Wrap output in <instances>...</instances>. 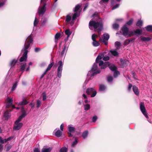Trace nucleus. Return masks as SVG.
<instances>
[{"label":"nucleus","instance_id":"obj_1","mask_svg":"<svg viewBox=\"0 0 152 152\" xmlns=\"http://www.w3.org/2000/svg\"><path fill=\"white\" fill-rule=\"evenodd\" d=\"M121 30L122 32V35L125 37L127 36L130 37L136 35L138 36L141 34L142 31L139 28L133 31H129V28L126 27V25H124L122 27Z\"/></svg>","mask_w":152,"mask_h":152},{"label":"nucleus","instance_id":"obj_2","mask_svg":"<svg viewBox=\"0 0 152 152\" xmlns=\"http://www.w3.org/2000/svg\"><path fill=\"white\" fill-rule=\"evenodd\" d=\"M33 41V38L31 35L29 36L26 40L24 47L21 50V52L24 51L23 54L20 59L21 62L26 61L27 59V55L28 52V49L31 44Z\"/></svg>","mask_w":152,"mask_h":152},{"label":"nucleus","instance_id":"obj_3","mask_svg":"<svg viewBox=\"0 0 152 152\" xmlns=\"http://www.w3.org/2000/svg\"><path fill=\"white\" fill-rule=\"evenodd\" d=\"M89 27L92 30L99 27L97 29V32L99 34L102 29L103 23L102 21L96 22L94 20H91L89 23Z\"/></svg>","mask_w":152,"mask_h":152},{"label":"nucleus","instance_id":"obj_4","mask_svg":"<svg viewBox=\"0 0 152 152\" xmlns=\"http://www.w3.org/2000/svg\"><path fill=\"white\" fill-rule=\"evenodd\" d=\"M40 3L43 4V6L42 7L40 6L39 7L38 12L40 16H42L46 11V3L45 0H41Z\"/></svg>","mask_w":152,"mask_h":152},{"label":"nucleus","instance_id":"obj_5","mask_svg":"<svg viewBox=\"0 0 152 152\" xmlns=\"http://www.w3.org/2000/svg\"><path fill=\"white\" fill-rule=\"evenodd\" d=\"M58 63L59 66L57 69V77L58 78H60L62 76V72L63 70L64 63L61 60L58 61Z\"/></svg>","mask_w":152,"mask_h":152},{"label":"nucleus","instance_id":"obj_6","mask_svg":"<svg viewBox=\"0 0 152 152\" xmlns=\"http://www.w3.org/2000/svg\"><path fill=\"white\" fill-rule=\"evenodd\" d=\"M109 69L111 70L114 72L113 76L114 77H117L118 75H119V72L117 70V69L114 64H111L109 66Z\"/></svg>","mask_w":152,"mask_h":152},{"label":"nucleus","instance_id":"obj_7","mask_svg":"<svg viewBox=\"0 0 152 152\" xmlns=\"http://www.w3.org/2000/svg\"><path fill=\"white\" fill-rule=\"evenodd\" d=\"M86 93L88 94H91V97H94L96 95L97 92L94 88H87L86 91Z\"/></svg>","mask_w":152,"mask_h":152},{"label":"nucleus","instance_id":"obj_8","mask_svg":"<svg viewBox=\"0 0 152 152\" xmlns=\"http://www.w3.org/2000/svg\"><path fill=\"white\" fill-rule=\"evenodd\" d=\"M140 108L142 114L147 118H148V116L147 114L146 110L144 107V103L143 102H140Z\"/></svg>","mask_w":152,"mask_h":152},{"label":"nucleus","instance_id":"obj_9","mask_svg":"<svg viewBox=\"0 0 152 152\" xmlns=\"http://www.w3.org/2000/svg\"><path fill=\"white\" fill-rule=\"evenodd\" d=\"M101 72V70L100 69H99L97 70L96 71L94 72L93 71H92V70H91L89 71L88 73L87 74V77H92L95 75H96L98 74H99Z\"/></svg>","mask_w":152,"mask_h":152},{"label":"nucleus","instance_id":"obj_10","mask_svg":"<svg viewBox=\"0 0 152 152\" xmlns=\"http://www.w3.org/2000/svg\"><path fill=\"white\" fill-rule=\"evenodd\" d=\"M97 37V36L95 34H93L92 36V39L93 41L92 45L94 47H96L99 46L100 43L99 42L96 40V38Z\"/></svg>","mask_w":152,"mask_h":152},{"label":"nucleus","instance_id":"obj_11","mask_svg":"<svg viewBox=\"0 0 152 152\" xmlns=\"http://www.w3.org/2000/svg\"><path fill=\"white\" fill-rule=\"evenodd\" d=\"M13 129L15 130H18L20 129L23 126L22 123H18L15 122Z\"/></svg>","mask_w":152,"mask_h":152},{"label":"nucleus","instance_id":"obj_12","mask_svg":"<svg viewBox=\"0 0 152 152\" xmlns=\"http://www.w3.org/2000/svg\"><path fill=\"white\" fill-rule=\"evenodd\" d=\"M68 48V46H67L65 44H64V48H63L62 52L61 53V57H65V55L67 51Z\"/></svg>","mask_w":152,"mask_h":152},{"label":"nucleus","instance_id":"obj_13","mask_svg":"<svg viewBox=\"0 0 152 152\" xmlns=\"http://www.w3.org/2000/svg\"><path fill=\"white\" fill-rule=\"evenodd\" d=\"M7 103L6 104V107L7 108L9 107L12 105V99H10L8 98L7 99Z\"/></svg>","mask_w":152,"mask_h":152},{"label":"nucleus","instance_id":"obj_14","mask_svg":"<svg viewBox=\"0 0 152 152\" xmlns=\"http://www.w3.org/2000/svg\"><path fill=\"white\" fill-rule=\"evenodd\" d=\"M4 116L5 118V120H8L11 116V113L10 112L7 111L4 112Z\"/></svg>","mask_w":152,"mask_h":152},{"label":"nucleus","instance_id":"obj_15","mask_svg":"<svg viewBox=\"0 0 152 152\" xmlns=\"http://www.w3.org/2000/svg\"><path fill=\"white\" fill-rule=\"evenodd\" d=\"M56 129L54 131V132H55V135L57 137H61L62 135V131L59 129H58L57 131H56Z\"/></svg>","mask_w":152,"mask_h":152},{"label":"nucleus","instance_id":"obj_16","mask_svg":"<svg viewBox=\"0 0 152 152\" xmlns=\"http://www.w3.org/2000/svg\"><path fill=\"white\" fill-rule=\"evenodd\" d=\"M107 86L104 84H100L99 87V91L101 92H103L106 89Z\"/></svg>","mask_w":152,"mask_h":152},{"label":"nucleus","instance_id":"obj_17","mask_svg":"<svg viewBox=\"0 0 152 152\" xmlns=\"http://www.w3.org/2000/svg\"><path fill=\"white\" fill-rule=\"evenodd\" d=\"M132 89L134 94L137 95L139 94V91L137 87L135 86H132Z\"/></svg>","mask_w":152,"mask_h":152},{"label":"nucleus","instance_id":"obj_18","mask_svg":"<svg viewBox=\"0 0 152 152\" xmlns=\"http://www.w3.org/2000/svg\"><path fill=\"white\" fill-rule=\"evenodd\" d=\"M48 21L47 19L46 18H42L41 20V25L44 26L45 25Z\"/></svg>","mask_w":152,"mask_h":152},{"label":"nucleus","instance_id":"obj_19","mask_svg":"<svg viewBox=\"0 0 152 152\" xmlns=\"http://www.w3.org/2000/svg\"><path fill=\"white\" fill-rule=\"evenodd\" d=\"M28 103V102L26 99H23L22 101L18 103V104L20 105H25L27 104Z\"/></svg>","mask_w":152,"mask_h":152},{"label":"nucleus","instance_id":"obj_20","mask_svg":"<svg viewBox=\"0 0 152 152\" xmlns=\"http://www.w3.org/2000/svg\"><path fill=\"white\" fill-rule=\"evenodd\" d=\"M96 63H94L92 67L91 68V70L94 72L96 71L97 70L98 68V64Z\"/></svg>","mask_w":152,"mask_h":152},{"label":"nucleus","instance_id":"obj_21","mask_svg":"<svg viewBox=\"0 0 152 152\" xmlns=\"http://www.w3.org/2000/svg\"><path fill=\"white\" fill-rule=\"evenodd\" d=\"M80 12H79L77 13V12H75V13L73 15L72 17V20H75L76 18L79 16L80 15Z\"/></svg>","mask_w":152,"mask_h":152},{"label":"nucleus","instance_id":"obj_22","mask_svg":"<svg viewBox=\"0 0 152 152\" xmlns=\"http://www.w3.org/2000/svg\"><path fill=\"white\" fill-rule=\"evenodd\" d=\"M72 126V125H69L68 126V129L69 132H73L75 131V128L74 127Z\"/></svg>","mask_w":152,"mask_h":152},{"label":"nucleus","instance_id":"obj_23","mask_svg":"<svg viewBox=\"0 0 152 152\" xmlns=\"http://www.w3.org/2000/svg\"><path fill=\"white\" fill-rule=\"evenodd\" d=\"M52 150V148L49 147L48 148H43L41 151V152H50Z\"/></svg>","mask_w":152,"mask_h":152},{"label":"nucleus","instance_id":"obj_24","mask_svg":"<svg viewBox=\"0 0 152 152\" xmlns=\"http://www.w3.org/2000/svg\"><path fill=\"white\" fill-rule=\"evenodd\" d=\"M104 56V55L103 54H101L99 55L97 57L96 60V63H98L99 62V60L101 59Z\"/></svg>","mask_w":152,"mask_h":152},{"label":"nucleus","instance_id":"obj_25","mask_svg":"<svg viewBox=\"0 0 152 152\" xmlns=\"http://www.w3.org/2000/svg\"><path fill=\"white\" fill-rule=\"evenodd\" d=\"M141 40L143 41L148 42L151 40V39L149 37H145L141 36Z\"/></svg>","mask_w":152,"mask_h":152},{"label":"nucleus","instance_id":"obj_26","mask_svg":"<svg viewBox=\"0 0 152 152\" xmlns=\"http://www.w3.org/2000/svg\"><path fill=\"white\" fill-rule=\"evenodd\" d=\"M88 133V132L87 130H86L83 132L82 134V136L84 139H85L87 137Z\"/></svg>","mask_w":152,"mask_h":152},{"label":"nucleus","instance_id":"obj_27","mask_svg":"<svg viewBox=\"0 0 152 152\" xmlns=\"http://www.w3.org/2000/svg\"><path fill=\"white\" fill-rule=\"evenodd\" d=\"M110 52L114 56H117L118 55V53L116 50H111L110 51Z\"/></svg>","mask_w":152,"mask_h":152},{"label":"nucleus","instance_id":"obj_28","mask_svg":"<svg viewBox=\"0 0 152 152\" xmlns=\"http://www.w3.org/2000/svg\"><path fill=\"white\" fill-rule=\"evenodd\" d=\"M52 61L51 63L49 64L48 65L47 68L46 69V71H48L51 68V67L53 66V65L54 62V61H53V60H52Z\"/></svg>","mask_w":152,"mask_h":152},{"label":"nucleus","instance_id":"obj_29","mask_svg":"<svg viewBox=\"0 0 152 152\" xmlns=\"http://www.w3.org/2000/svg\"><path fill=\"white\" fill-rule=\"evenodd\" d=\"M113 77L110 76H108L107 77V82L110 83H113Z\"/></svg>","mask_w":152,"mask_h":152},{"label":"nucleus","instance_id":"obj_30","mask_svg":"<svg viewBox=\"0 0 152 152\" xmlns=\"http://www.w3.org/2000/svg\"><path fill=\"white\" fill-rule=\"evenodd\" d=\"M72 19V15L69 14L67 15L66 16V21L68 23Z\"/></svg>","mask_w":152,"mask_h":152},{"label":"nucleus","instance_id":"obj_31","mask_svg":"<svg viewBox=\"0 0 152 152\" xmlns=\"http://www.w3.org/2000/svg\"><path fill=\"white\" fill-rule=\"evenodd\" d=\"M26 66V63H21V67L20 68V70L21 71L23 72Z\"/></svg>","mask_w":152,"mask_h":152},{"label":"nucleus","instance_id":"obj_32","mask_svg":"<svg viewBox=\"0 0 152 152\" xmlns=\"http://www.w3.org/2000/svg\"><path fill=\"white\" fill-rule=\"evenodd\" d=\"M68 148L65 147L61 148L59 151V152H67Z\"/></svg>","mask_w":152,"mask_h":152},{"label":"nucleus","instance_id":"obj_33","mask_svg":"<svg viewBox=\"0 0 152 152\" xmlns=\"http://www.w3.org/2000/svg\"><path fill=\"white\" fill-rule=\"evenodd\" d=\"M72 33V31H70L69 29H66L65 31V34L68 36V37H69Z\"/></svg>","mask_w":152,"mask_h":152},{"label":"nucleus","instance_id":"obj_34","mask_svg":"<svg viewBox=\"0 0 152 152\" xmlns=\"http://www.w3.org/2000/svg\"><path fill=\"white\" fill-rule=\"evenodd\" d=\"M148 31L152 32V25H148L145 27Z\"/></svg>","mask_w":152,"mask_h":152},{"label":"nucleus","instance_id":"obj_35","mask_svg":"<svg viewBox=\"0 0 152 152\" xmlns=\"http://www.w3.org/2000/svg\"><path fill=\"white\" fill-rule=\"evenodd\" d=\"M7 0H0V7L4 6L6 4Z\"/></svg>","mask_w":152,"mask_h":152},{"label":"nucleus","instance_id":"obj_36","mask_svg":"<svg viewBox=\"0 0 152 152\" xmlns=\"http://www.w3.org/2000/svg\"><path fill=\"white\" fill-rule=\"evenodd\" d=\"M115 45L116 47V49H118L121 46V43L118 41H116L115 43Z\"/></svg>","mask_w":152,"mask_h":152},{"label":"nucleus","instance_id":"obj_37","mask_svg":"<svg viewBox=\"0 0 152 152\" xmlns=\"http://www.w3.org/2000/svg\"><path fill=\"white\" fill-rule=\"evenodd\" d=\"M143 22L141 20H138L136 23V26H142V25Z\"/></svg>","mask_w":152,"mask_h":152},{"label":"nucleus","instance_id":"obj_38","mask_svg":"<svg viewBox=\"0 0 152 152\" xmlns=\"http://www.w3.org/2000/svg\"><path fill=\"white\" fill-rule=\"evenodd\" d=\"M110 37L109 35L107 34H105L103 35L104 39L108 41Z\"/></svg>","mask_w":152,"mask_h":152},{"label":"nucleus","instance_id":"obj_39","mask_svg":"<svg viewBox=\"0 0 152 152\" xmlns=\"http://www.w3.org/2000/svg\"><path fill=\"white\" fill-rule=\"evenodd\" d=\"M78 143V140L76 138H75V140L73 141L71 145V147H74L75 145H76Z\"/></svg>","mask_w":152,"mask_h":152},{"label":"nucleus","instance_id":"obj_40","mask_svg":"<svg viewBox=\"0 0 152 152\" xmlns=\"http://www.w3.org/2000/svg\"><path fill=\"white\" fill-rule=\"evenodd\" d=\"M134 20L133 19H131L128 21L127 22L125 25L130 26L133 23Z\"/></svg>","mask_w":152,"mask_h":152},{"label":"nucleus","instance_id":"obj_41","mask_svg":"<svg viewBox=\"0 0 152 152\" xmlns=\"http://www.w3.org/2000/svg\"><path fill=\"white\" fill-rule=\"evenodd\" d=\"M17 83V82L16 81L13 84L11 89L12 91H14L16 89L18 85Z\"/></svg>","mask_w":152,"mask_h":152},{"label":"nucleus","instance_id":"obj_42","mask_svg":"<svg viewBox=\"0 0 152 152\" xmlns=\"http://www.w3.org/2000/svg\"><path fill=\"white\" fill-rule=\"evenodd\" d=\"M80 6L79 4H77V5L75 7L74 10V11L75 12H77V11L79 10V9H80Z\"/></svg>","mask_w":152,"mask_h":152},{"label":"nucleus","instance_id":"obj_43","mask_svg":"<svg viewBox=\"0 0 152 152\" xmlns=\"http://www.w3.org/2000/svg\"><path fill=\"white\" fill-rule=\"evenodd\" d=\"M119 25L117 23H114L113 25V28L114 29H117L119 28Z\"/></svg>","mask_w":152,"mask_h":152},{"label":"nucleus","instance_id":"obj_44","mask_svg":"<svg viewBox=\"0 0 152 152\" xmlns=\"http://www.w3.org/2000/svg\"><path fill=\"white\" fill-rule=\"evenodd\" d=\"M17 62V61L15 59H13L12 61L10 63V65L12 67L14 66Z\"/></svg>","mask_w":152,"mask_h":152},{"label":"nucleus","instance_id":"obj_45","mask_svg":"<svg viewBox=\"0 0 152 152\" xmlns=\"http://www.w3.org/2000/svg\"><path fill=\"white\" fill-rule=\"evenodd\" d=\"M84 109L85 110H88L90 109V105L88 104H87L84 105Z\"/></svg>","mask_w":152,"mask_h":152},{"label":"nucleus","instance_id":"obj_46","mask_svg":"<svg viewBox=\"0 0 152 152\" xmlns=\"http://www.w3.org/2000/svg\"><path fill=\"white\" fill-rule=\"evenodd\" d=\"M109 0H101L99 2L101 4H103V3H107Z\"/></svg>","mask_w":152,"mask_h":152},{"label":"nucleus","instance_id":"obj_47","mask_svg":"<svg viewBox=\"0 0 152 152\" xmlns=\"http://www.w3.org/2000/svg\"><path fill=\"white\" fill-rule=\"evenodd\" d=\"M39 22V20L37 19V18L35 17L34 20V26H36L38 24Z\"/></svg>","mask_w":152,"mask_h":152},{"label":"nucleus","instance_id":"obj_48","mask_svg":"<svg viewBox=\"0 0 152 152\" xmlns=\"http://www.w3.org/2000/svg\"><path fill=\"white\" fill-rule=\"evenodd\" d=\"M41 104V102L39 100H37V108L39 107L40 106Z\"/></svg>","mask_w":152,"mask_h":152},{"label":"nucleus","instance_id":"obj_49","mask_svg":"<svg viewBox=\"0 0 152 152\" xmlns=\"http://www.w3.org/2000/svg\"><path fill=\"white\" fill-rule=\"evenodd\" d=\"M42 100L43 101L46 99V93L43 92L42 94Z\"/></svg>","mask_w":152,"mask_h":152},{"label":"nucleus","instance_id":"obj_50","mask_svg":"<svg viewBox=\"0 0 152 152\" xmlns=\"http://www.w3.org/2000/svg\"><path fill=\"white\" fill-rule=\"evenodd\" d=\"M100 40L101 42L104 43L105 45H107L108 44V42L107 40H105L104 39H101L100 38Z\"/></svg>","mask_w":152,"mask_h":152},{"label":"nucleus","instance_id":"obj_51","mask_svg":"<svg viewBox=\"0 0 152 152\" xmlns=\"http://www.w3.org/2000/svg\"><path fill=\"white\" fill-rule=\"evenodd\" d=\"M120 6V4H116L115 5L113 6L112 8V10H113L118 8Z\"/></svg>","mask_w":152,"mask_h":152},{"label":"nucleus","instance_id":"obj_52","mask_svg":"<svg viewBox=\"0 0 152 152\" xmlns=\"http://www.w3.org/2000/svg\"><path fill=\"white\" fill-rule=\"evenodd\" d=\"M97 119V117L95 115L92 118V121L93 123H95L96 122Z\"/></svg>","mask_w":152,"mask_h":152},{"label":"nucleus","instance_id":"obj_53","mask_svg":"<svg viewBox=\"0 0 152 152\" xmlns=\"http://www.w3.org/2000/svg\"><path fill=\"white\" fill-rule=\"evenodd\" d=\"M110 57L108 56H103V60L105 61H107L109 60Z\"/></svg>","mask_w":152,"mask_h":152},{"label":"nucleus","instance_id":"obj_54","mask_svg":"<svg viewBox=\"0 0 152 152\" xmlns=\"http://www.w3.org/2000/svg\"><path fill=\"white\" fill-rule=\"evenodd\" d=\"M60 33H57L55 35V39L58 40V39L60 37Z\"/></svg>","mask_w":152,"mask_h":152},{"label":"nucleus","instance_id":"obj_55","mask_svg":"<svg viewBox=\"0 0 152 152\" xmlns=\"http://www.w3.org/2000/svg\"><path fill=\"white\" fill-rule=\"evenodd\" d=\"M104 64L105 65V66H106V68L107 66H109H109L111 65H110V63L109 61H107L105 62L104 63Z\"/></svg>","mask_w":152,"mask_h":152},{"label":"nucleus","instance_id":"obj_56","mask_svg":"<svg viewBox=\"0 0 152 152\" xmlns=\"http://www.w3.org/2000/svg\"><path fill=\"white\" fill-rule=\"evenodd\" d=\"M12 147V146L11 145H9L7 146L6 148V151L8 152L10 151V150L11 149Z\"/></svg>","mask_w":152,"mask_h":152},{"label":"nucleus","instance_id":"obj_57","mask_svg":"<svg viewBox=\"0 0 152 152\" xmlns=\"http://www.w3.org/2000/svg\"><path fill=\"white\" fill-rule=\"evenodd\" d=\"M136 39L135 38H134L131 39H128L129 41V43L128 44H129L130 43L133 42L134 40Z\"/></svg>","mask_w":152,"mask_h":152},{"label":"nucleus","instance_id":"obj_58","mask_svg":"<svg viewBox=\"0 0 152 152\" xmlns=\"http://www.w3.org/2000/svg\"><path fill=\"white\" fill-rule=\"evenodd\" d=\"M41 50V48H34V51L36 53H37L39 52Z\"/></svg>","mask_w":152,"mask_h":152},{"label":"nucleus","instance_id":"obj_59","mask_svg":"<svg viewBox=\"0 0 152 152\" xmlns=\"http://www.w3.org/2000/svg\"><path fill=\"white\" fill-rule=\"evenodd\" d=\"M27 114L26 113H21V114L20 116L23 118L25 117Z\"/></svg>","mask_w":152,"mask_h":152},{"label":"nucleus","instance_id":"obj_60","mask_svg":"<svg viewBox=\"0 0 152 152\" xmlns=\"http://www.w3.org/2000/svg\"><path fill=\"white\" fill-rule=\"evenodd\" d=\"M22 118L20 116L18 118V119L15 121V122H16V123H20V122L22 120Z\"/></svg>","mask_w":152,"mask_h":152},{"label":"nucleus","instance_id":"obj_61","mask_svg":"<svg viewBox=\"0 0 152 152\" xmlns=\"http://www.w3.org/2000/svg\"><path fill=\"white\" fill-rule=\"evenodd\" d=\"M29 105L31 107V109H33L34 108L35 104L34 103L31 102L29 104Z\"/></svg>","mask_w":152,"mask_h":152},{"label":"nucleus","instance_id":"obj_62","mask_svg":"<svg viewBox=\"0 0 152 152\" xmlns=\"http://www.w3.org/2000/svg\"><path fill=\"white\" fill-rule=\"evenodd\" d=\"M99 66H100L103 65L104 64L103 61L101 60H99Z\"/></svg>","mask_w":152,"mask_h":152},{"label":"nucleus","instance_id":"obj_63","mask_svg":"<svg viewBox=\"0 0 152 152\" xmlns=\"http://www.w3.org/2000/svg\"><path fill=\"white\" fill-rule=\"evenodd\" d=\"M47 71H46V70H45L44 72L41 75V77H40V79H42V78L44 77V75L46 74Z\"/></svg>","mask_w":152,"mask_h":152},{"label":"nucleus","instance_id":"obj_64","mask_svg":"<svg viewBox=\"0 0 152 152\" xmlns=\"http://www.w3.org/2000/svg\"><path fill=\"white\" fill-rule=\"evenodd\" d=\"M34 152H40V151L38 148H36L34 150Z\"/></svg>","mask_w":152,"mask_h":152}]
</instances>
